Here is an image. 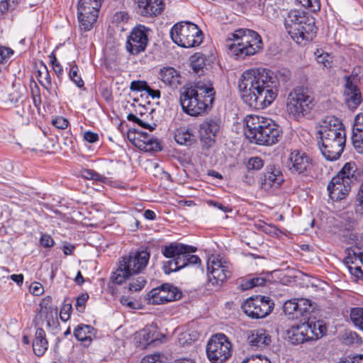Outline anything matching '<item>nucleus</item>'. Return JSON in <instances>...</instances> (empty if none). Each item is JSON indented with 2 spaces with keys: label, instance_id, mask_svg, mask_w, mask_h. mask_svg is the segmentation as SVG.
<instances>
[{
  "label": "nucleus",
  "instance_id": "a878e982",
  "mask_svg": "<svg viewBox=\"0 0 363 363\" xmlns=\"http://www.w3.org/2000/svg\"><path fill=\"white\" fill-rule=\"evenodd\" d=\"M79 28L82 30H90L98 18V10L77 7Z\"/></svg>",
  "mask_w": 363,
  "mask_h": 363
},
{
  "label": "nucleus",
  "instance_id": "9d476101",
  "mask_svg": "<svg viewBox=\"0 0 363 363\" xmlns=\"http://www.w3.org/2000/svg\"><path fill=\"white\" fill-rule=\"evenodd\" d=\"M196 250V247L174 242L162 246L161 252L165 257H177L182 267L184 268L187 266L201 264L200 258L191 254Z\"/></svg>",
  "mask_w": 363,
  "mask_h": 363
},
{
  "label": "nucleus",
  "instance_id": "cd10ccee",
  "mask_svg": "<svg viewBox=\"0 0 363 363\" xmlns=\"http://www.w3.org/2000/svg\"><path fill=\"white\" fill-rule=\"evenodd\" d=\"M247 341L252 347L262 348L270 344L271 337L265 329L259 328L250 331Z\"/></svg>",
  "mask_w": 363,
  "mask_h": 363
},
{
  "label": "nucleus",
  "instance_id": "49530a36",
  "mask_svg": "<svg viewBox=\"0 0 363 363\" xmlns=\"http://www.w3.org/2000/svg\"><path fill=\"white\" fill-rule=\"evenodd\" d=\"M302 6L309 9L311 11L315 12L320 10V3L319 0H296Z\"/></svg>",
  "mask_w": 363,
  "mask_h": 363
},
{
  "label": "nucleus",
  "instance_id": "09e8293b",
  "mask_svg": "<svg viewBox=\"0 0 363 363\" xmlns=\"http://www.w3.org/2000/svg\"><path fill=\"white\" fill-rule=\"evenodd\" d=\"M89 294L87 293H83L79 295L76 299L75 307L76 309L79 312L82 313L85 308V303L89 299Z\"/></svg>",
  "mask_w": 363,
  "mask_h": 363
},
{
  "label": "nucleus",
  "instance_id": "338daca9",
  "mask_svg": "<svg viewBox=\"0 0 363 363\" xmlns=\"http://www.w3.org/2000/svg\"><path fill=\"white\" fill-rule=\"evenodd\" d=\"M249 279L252 285V287L264 286L266 283V279L262 277H255Z\"/></svg>",
  "mask_w": 363,
  "mask_h": 363
},
{
  "label": "nucleus",
  "instance_id": "bf43d9fd",
  "mask_svg": "<svg viewBox=\"0 0 363 363\" xmlns=\"http://www.w3.org/2000/svg\"><path fill=\"white\" fill-rule=\"evenodd\" d=\"M141 363H165L160 359L159 354H154L144 357Z\"/></svg>",
  "mask_w": 363,
  "mask_h": 363
},
{
  "label": "nucleus",
  "instance_id": "864d4df0",
  "mask_svg": "<svg viewBox=\"0 0 363 363\" xmlns=\"http://www.w3.org/2000/svg\"><path fill=\"white\" fill-rule=\"evenodd\" d=\"M343 340L347 344L358 343L359 335L354 332H347L342 336Z\"/></svg>",
  "mask_w": 363,
  "mask_h": 363
},
{
  "label": "nucleus",
  "instance_id": "a19ab883",
  "mask_svg": "<svg viewBox=\"0 0 363 363\" xmlns=\"http://www.w3.org/2000/svg\"><path fill=\"white\" fill-rule=\"evenodd\" d=\"M275 77L278 82L286 84L291 80V72L288 68L281 67L276 71Z\"/></svg>",
  "mask_w": 363,
  "mask_h": 363
},
{
  "label": "nucleus",
  "instance_id": "f03ea898",
  "mask_svg": "<svg viewBox=\"0 0 363 363\" xmlns=\"http://www.w3.org/2000/svg\"><path fill=\"white\" fill-rule=\"evenodd\" d=\"M215 94L211 84L196 82L193 85H184L180 91V105L185 113L198 116L211 108Z\"/></svg>",
  "mask_w": 363,
  "mask_h": 363
},
{
  "label": "nucleus",
  "instance_id": "412c9836",
  "mask_svg": "<svg viewBox=\"0 0 363 363\" xmlns=\"http://www.w3.org/2000/svg\"><path fill=\"white\" fill-rule=\"evenodd\" d=\"M289 167L292 173L306 175L312 168V160L304 152L294 150L291 153Z\"/></svg>",
  "mask_w": 363,
  "mask_h": 363
},
{
  "label": "nucleus",
  "instance_id": "bb28decb",
  "mask_svg": "<svg viewBox=\"0 0 363 363\" xmlns=\"http://www.w3.org/2000/svg\"><path fill=\"white\" fill-rule=\"evenodd\" d=\"M159 78L166 85L177 88L182 84V76L179 72L172 67H164L160 69Z\"/></svg>",
  "mask_w": 363,
  "mask_h": 363
},
{
  "label": "nucleus",
  "instance_id": "423d86ee",
  "mask_svg": "<svg viewBox=\"0 0 363 363\" xmlns=\"http://www.w3.org/2000/svg\"><path fill=\"white\" fill-rule=\"evenodd\" d=\"M150 257V252L146 248L139 249L128 256H123L119 261L117 269L111 276V281L120 285L130 277L140 274L147 265Z\"/></svg>",
  "mask_w": 363,
  "mask_h": 363
},
{
  "label": "nucleus",
  "instance_id": "8fccbe9b",
  "mask_svg": "<svg viewBox=\"0 0 363 363\" xmlns=\"http://www.w3.org/2000/svg\"><path fill=\"white\" fill-rule=\"evenodd\" d=\"M148 84L145 81L137 80L133 81L130 85V89L133 91H143L147 90Z\"/></svg>",
  "mask_w": 363,
  "mask_h": 363
},
{
  "label": "nucleus",
  "instance_id": "dca6fc26",
  "mask_svg": "<svg viewBox=\"0 0 363 363\" xmlns=\"http://www.w3.org/2000/svg\"><path fill=\"white\" fill-rule=\"evenodd\" d=\"M147 296L149 303L157 305L179 300L182 296V292L171 284L164 283L152 289Z\"/></svg>",
  "mask_w": 363,
  "mask_h": 363
},
{
  "label": "nucleus",
  "instance_id": "9b49d317",
  "mask_svg": "<svg viewBox=\"0 0 363 363\" xmlns=\"http://www.w3.org/2000/svg\"><path fill=\"white\" fill-rule=\"evenodd\" d=\"M232 345L223 333L213 335L206 345V354L212 363H223L231 356Z\"/></svg>",
  "mask_w": 363,
  "mask_h": 363
},
{
  "label": "nucleus",
  "instance_id": "ea45409f",
  "mask_svg": "<svg viewBox=\"0 0 363 363\" xmlns=\"http://www.w3.org/2000/svg\"><path fill=\"white\" fill-rule=\"evenodd\" d=\"M78 66L74 64L70 67L69 72V77L77 85V87L82 88L84 86V83L81 76L78 74Z\"/></svg>",
  "mask_w": 363,
  "mask_h": 363
},
{
  "label": "nucleus",
  "instance_id": "a211bd4d",
  "mask_svg": "<svg viewBox=\"0 0 363 363\" xmlns=\"http://www.w3.org/2000/svg\"><path fill=\"white\" fill-rule=\"evenodd\" d=\"M220 118L216 116L208 117L201 123L199 135L203 146L208 148L215 144L216 137L220 132Z\"/></svg>",
  "mask_w": 363,
  "mask_h": 363
},
{
  "label": "nucleus",
  "instance_id": "69168bd1",
  "mask_svg": "<svg viewBox=\"0 0 363 363\" xmlns=\"http://www.w3.org/2000/svg\"><path fill=\"white\" fill-rule=\"evenodd\" d=\"M328 53L317 55L316 60L318 63L322 64L325 67H330V62L328 60Z\"/></svg>",
  "mask_w": 363,
  "mask_h": 363
},
{
  "label": "nucleus",
  "instance_id": "6e6552de",
  "mask_svg": "<svg viewBox=\"0 0 363 363\" xmlns=\"http://www.w3.org/2000/svg\"><path fill=\"white\" fill-rule=\"evenodd\" d=\"M315 104L313 91L303 86H296L287 96V111L296 121L309 118Z\"/></svg>",
  "mask_w": 363,
  "mask_h": 363
},
{
  "label": "nucleus",
  "instance_id": "393cba45",
  "mask_svg": "<svg viewBox=\"0 0 363 363\" xmlns=\"http://www.w3.org/2000/svg\"><path fill=\"white\" fill-rule=\"evenodd\" d=\"M164 9L163 0H138V13L145 17L160 15Z\"/></svg>",
  "mask_w": 363,
  "mask_h": 363
},
{
  "label": "nucleus",
  "instance_id": "b1692460",
  "mask_svg": "<svg viewBox=\"0 0 363 363\" xmlns=\"http://www.w3.org/2000/svg\"><path fill=\"white\" fill-rule=\"evenodd\" d=\"M308 325L304 322L292 325L286 331V338L292 345H299L311 340L308 332Z\"/></svg>",
  "mask_w": 363,
  "mask_h": 363
},
{
  "label": "nucleus",
  "instance_id": "1a4fd4ad",
  "mask_svg": "<svg viewBox=\"0 0 363 363\" xmlns=\"http://www.w3.org/2000/svg\"><path fill=\"white\" fill-rule=\"evenodd\" d=\"M172 41L180 47L189 48L199 45L203 41V33L197 25L182 21L173 26L170 30Z\"/></svg>",
  "mask_w": 363,
  "mask_h": 363
},
{
  "label": "nucleus",
  "instance_id": "f8f14e48",
  "mask_svg": "<svg viewBox=\"0 0 363 363\" xmlns=\"http://www.w3.org/2000/svg\"><path fill=\"white\" fill-rule=\"evenodd\" d=\"M274 307V303L269 296H256L247 298L242 305L244 313L253 319H259L269 315Z\"/></svg>",
  "mask_w": 363,
  "mask_h": 363
},
{
  "label": "nucleus",
  "instance_id": "774afa93",
  "mask_svg": "<svg viewBox=\"0 0 363 363\" xmlns=\"http://www.w3.org/2000/svg\"><path fill=\"white\" fill-rule=\"evenodd\" d=\"M357 225V221L354 218L348 217L344 224V228L346 230H352Z\"/></svg>",
  "mask_w": 363,
  "mask_h": 363
},
{
  "label": "nucleus",
  "instance_id": "f257e3e1",
  "mask_svg": "<svg viewBox=\"0 0 363 363\" xmlns=\"http://www.w3.org/2000/svg\"><path fill=\"white\" fill-rule=\"evenodd\" d=\"M277 82L272 81L266 69H249L244 72L238 82V89L244 103L255 109L269 106L277 96Z\"/></svg>",
  "mask_w": 363,
  "mask_h": 363
},
{
  "label": "nucleus",
  "instance_id": "4d7b16f0",
  "mask_svg": "<svg viewBox=\"0 0 363 363\" xmlns=\"http://www.w3.org/2000/svg\"><path fill=\"white\" fill-rule=\"evenodd\" d=\"M13 54V50L9 48L0 47V63H4Z\"/></svg>",
  "mask_w": 363,
  "mask_h": 363
},
{
  "label": "nucleus",
  "instance_id": "0eeeda50",
  "mask_svg": "<svg viewBox=\"0 0 363 363\" xmlns=\"http://www.w3.org/2000/svg\"><path fill=\"white\" fill-rule=\"evenodd\" d=\"M284 26L298 43L303 40H311L316 33L314 18L304 11H290L284 19Z\"/></svg>",
  "mask_w": 363,
  "mask_h": 363
},
{
  "label": "nucleus",
  "instance_id": "c03bdc74",
  "mask_svg": "<svg viewBox=\"0 0 363 363\" xmlns=\"http://www.w3.org/2000/svg\"><path fill=\"white\" fill-rule=\"evenodd\" d=\"M247 169L250 170H259L264 166V161L259 157H252L247 163Z\"/></svg>",
  "mask_w": 363,
  "mask_h": 363
},
{
  "label": "nucleus",
  "instance_id": "603ef678",
  "mask_svg": "<svg viewBox=\"0 0 363 363\" xmlns=\"http://www.w3.org/2000/svg\"><path fill=\"white\" fill-rule=\"evenodd\" d=\"M127 119L129 121H133L135 123H137L139 126L143 128H146V129H149L150 130H152L155 129L154 127L151 126L150 124L144 122L143 121L140 120L139 118H138L135 115H134L133 113H129L127 116Z\"/></svg>",
  "mask_w": 363,
  "mask_h": 363
},
{
  "label": "nucleus",
  "instance_id": "4c0bfd02",
  "mask_svg": "<svg viewBox=\"0 0 363 363\" xmlns=\"http://www.w3.org/2000/svg\"><path fill=\"white\" fill-rule=\"evenodd\" d=\"M171 259L164 262L163 264V271L166 274H169L172 272L179 271L184 267H182L180 262L177 259V257H169Z\"/></svg>",
  "mask_w": 363,
  "mask_h": 363
},
{
  "label": "nucleus",
  "instance_id": "4468645a",
  "mask_svg": "<svg viewBox=\"0 0 363 363\" xmlns=\"http://www.w3.org/2000/svg\"><path fill=\"white\" fill-rule=\"evenodd\" d=\"M208 282L213 286H220L231 276V265L217 257H210L207 263Z\"/></svg>",
  "mask_w": 363,
  "mask_h": 363
},
{
  "label": "nucleus",
  "instance_id": "c85d7f7f",
  "mask_svg": "<svg viewBox=\"0 0 363 363\" xmlns=\"http://www.w3.org/2000/svg\"><path fill=\"white\" fill-rule=\"evenodd\" d=\"M159 333L157 329L152 326H146L144 329L138 333L140 343L147 347L149 345L156 346L161 341L158 338Z\"/></svg>",
  "mask_w": 363,
  "mask_h": 363
},
{
  "label": "nucleus",
  "instance_id": "2eb2a0df",
  "mask_svg": "<svg viewBox=\"0 0 363 363\" xmlns=\"http://www.w3.org/2000/svg\"><path fill=\"white\" fill-rule=\"evenodd\" d=\"M315 307V302L308 298H301L285 301L283 310L289 319L302 318L306 320Z\"/></svg>",
  "mask_w": 363,
  "mask_h": 363
},
{
  "label": "nucleus",
  "instance_id": "aec40b11",
  "mask_svg": "<svg viewBox=\"0 0 363 363\" xmlns=\"http://www.w3.org/2000/svg\"><path fill=\"white\" fill-rule=\"evenodd\" d=\"M345 84L344 86L345 102L350 109H356L362 102L361 91L357 85L354 82L352 76L345 77Z\"/></svg>",
  "mask_w": 363,
  "mask_h": 363
},
{
  "label": "nucleus",
  "instance_id": "e433bc0d",
  "mask_svg": "<svg viewBox=\"0 0 363 363\" xmlns=\"http://www.w3.org/2000/svg\"><path fill=\"white\" fill-rule=\"evenodd\" d=\"M350 316L353 324L361 330L363 326V308H351Z\"/></svg>",
  "mask_w": 363,
  "mask_h": 363
},
{
  "label": "nucleus",
  "instance_id": "c9c22d12",
  "mask_svg": "<svg viewBox=\"0 0 363 363\" xmlns=\"http://www.w3.org/2000/svg\"><path fill=\"white\" fill-rule=\"evenodd\" d=\"M26 93V89H14L9 94V101L16 106H18L20 104L23 105L27 100L28 101Z\"/></svg>",
  "mask_w": 363,
  "mask_h": 363
},
{
  "label": "nucleus",
  "instance_id": "ddd939ff",
  "mask_svg": "<svg viewBox=\"0 0 363 363\" xmlns=\"http://www.w3.org/2000/svg\"><path fill=\"white\" fill-rule=\"evenodd\" d=\"M335 177L350 184L354 181H362L357 195L355 212L363 217V170L358 169L354 162H347Z\"/></svg>",
  "mask_w": 363,
  "mask_h": 363
},
{
  "label": "nucleus",
  "instance_id": "0e129e2a",
  "mask_svg": "<svg viewBox=\"0 0 363 363\" xmlns=\"http://www.w3.org/2000/svg\"><path fill=\"white\" fill-rule=\"evenodd\" d=\"M30 290L34 296H40L44 292L43 285L39 282L33 283L30 286Z\"/></svg>",
  "mask_w": 363,
  "mask_h": 363
},
{
  "label": "nucleus",
  "instance_id": "c756f323",
  "mask_svg": "<svg viewBox=\"0 0 363 363\" xmlns=\"http://www.w3.org/2000/svg\"><path fill=\"white\" fill-rule=\"evenodd\" d=\"M74 335L77 340L83 342L84 346L88 347L96 336V330L89 325L79 324L74 329Z\"/></svg>",
  "mask_w": 363,
  "mask_h": 363
},
{
  "label": "nucleus",
  "instance_id": "4be33fe9",
  "mask_svg": "<svg viewBox=\"0 0 363 363\" xmlns=\"http://www.w3.org/2000/svg\"><path fill=\"white\" fill-rule=\"evenodd\" d=\"M284 180V177L280 169L274 165L270 164L266 167L264 173L260 177L259 184L262 189L269 190L272 186H279Z\"/></svg>",
  "mask_w": 363,
  "mask_h": 363
},
{
  "label": "nucleus",
  "instance_id": "de8ad7c7",
  "mask_svg": "<svg viewBox=\"0 0 363 363\" xmlns=\"http://www.w3.org/2000/svg\"><path fill=\"white\" fill-rule=\"evenodd\" d=\"M146 284V280L143 277H138L129 284L128 289L130 291H138L142 290Z\"/></svg>",
  "mask_w": 363,
  "mask_h": 363
},
{
  "label": "nucleus",
  "instance_id": "2f4dec72",
  "mask_svg": "<svg viewBox=\"0 0 363 363\" xmlns=\"http://www.w3.org/2000/svg\"><path fill=\"white\" fill-rule=\"evenodd\" d=\"M48 342L46 339L45 332L42 328H38L33 342V350L34 353L40 357L48 350Z\"/></svg>",
  "mask_w": 363,
  "mask_h": 363
},
{
  "label": "nucleus",
  "instance_id": "6e6d98bb",
  "mask_svg": "<svg viewBox=\"0 0 363 363\" xmlns=\"http://www.w3.org/2000/svg\"><path fill=\"white\" fill-rule=\"evenodd\" d=\"M52 125L58 129H65L69 124L68 121L64 117H57L52 120Z\"/></svg>",
  "mask_w": 363,
  "mask_h": 363
},
{
  "label": "nucleus",
  "instance_id": "39448f33",
  "mask_svg": "<svg viewBox=\"0 0 363 363\" xmlns=\"http://www.w3.org/2000/svg\"><path fill=\"white\" fill-rule=\"evenodd\" d=\"M231 35L233 38H228L227 45L230 53L237 60H244L262 48L260 35L252 30L240 29L231 33Z\"/></svg>",
  "mask_w": 363,
  "mask_h": 363
},
{
  "label": "nucleus",
  "instance_id": "473e14b6",
  "mask_svg": "<svg viewBox=\"0 0 363 363\" xmlns=\"http://www.w3.org/2000/svg\"><path fill=\"white\" fill-rule=\"evenodd\" d=\"M174 140L178 144L186 146H190L196 142L194 135L184 128L176 130Z\"/></svg>",
  "mask_w": 363,
  "mask_h": 363
},
{
  "label": "nucleus",
  "instance_id": "5701e85b",
  "mask_svg": "<svg viewBox=\"0 0 363 363\" xmlns=\"http://www.w3.org/2000/svg\"><path fill=\"white\" fill-rule=\"evenodd\" d=\"M328 191L330 198L334 201L344 199L351 190V185L343 182L340 177H334L328 184Z\"/></svg>",
  "mask_w": 363,
  "mask_h": 363
},
{
  "label": "nucleus",
  "instance_id": "20e7f679",
  "mask_svg": "<svg viewBox=\"0 0 363 363\" xmlns=\"http://www.w3.org/2000/svg\"><path fill=\"white\" fill-rule=\"evenodd\" d=\"M245 135L251 143L259 145H272L281 136V127L274 121L256 115H248L245 118Z\"/></svg>",
  "mask_w": 363,
  "mask_h": 363
},
{
  "label": "nucleus",
  "instance_id": "72a5a7b5",
  "mask_svg": "<svg viewBox=\"0 0 363 363\" xmlns=\"http://www.w3.org/2000/svg\"><path fill=\"white\" fill-rule=\"evenodd\" d=\"M206 60V56L202 53L197 52L191 56V67L195 73L199 74L200 72H203Z\"/></svg>",
  "mask_w": 363,
  "mask_h": 363
},
{
  "label": "nucleus",
  "instance_id": "7c9ffc66",
  "mask_svg": "<svg viewBox=\"0 0 363 363\" xmlns=\"http://www.w3.org/2000/svg\"><path fill=\"white\" fill-rule=\"evenodd\" d=\"M304 323L309 326L307 331L308 332L309 337L311 340H318L326 334L327 326L322 320L313 321L308 316V318L304 320Z\"/></svg>",
  "mask_w": 363,
  "mask_h": 363
},
{
  "label": "nucleus",
  "instance_id": "680f3d73",
  "mask_svg": "<svg viewBox=\"0 0 363 363\" xmlns=\"http://www.w3.org/2000/svg\"><path fill=\"white\" fill-rule=\"evenodd\" d=\"M99 138V135L96 133L88 130L84 133V139L90 143L97 142Z\"/></svg>",
  "mask_w": 363,
  "mask_h": 363
},
{
  "label": "nucleus",
  "instance_id": "79ce46f5",
  "mask_svg": "<svg viewBox=\"0 0 363 363\" xmlns=\"http://www.w3.org/2000/svg\"><path fill=\"white\" fill-rule=\"evenodd\" d=\"M102 1L103 0H79L78 7L99 11Z\"/></svg>",
  "mask_w": 363,
  "mask_h": 363
},
{
  "label": "nucleus",
  "instance_id": "7ed1b4c3",
  "mask_svg": "<svg viewBox=\"0 0 363 363\" xmlns=\"http://www.w3.org/2000/svg\"><path fill=\"white\" fill-rule=\"evenodd\" d=\"M318 141L323 156L335 161L341 156L346 143V133L342 122L335 117H327L318 131Z\"/></svg>",
  "mask_w": 363,
  "mask_h": 363
},
{
  "label": "nucleus",
  "instance_id": "052dcab7",
  "mask_svg": "<svg viewBox=\"0 0 363 363\" xmlns=\"http://www.w3.org/2000/svg\"><path fill=\"white\" fill-rule=\"evenodd\" d=\"M138 140L143 143V145H139L140 147L147 146L149 144L148 142L152 141V140L154 138V137H152L149 135L147 133L144 132L138 133Z\"/></svg>",
  "mask_w": 363,
  "mask_h": 363
},
{
  "label": "nucleus",
  "instance_id": "6ab92c4d",
  "mask_svg": "<svg viewBox=\"0 0 363 363\" xmlns=\"http://www.w3.org/2000/svg\"><path fill=\"white\" fill-rule=\"evenodd\" d=\"M52 297L47 296L40 301V310L34 320L36 326H43V323H40V320L43 318V315L46 320L47 327L50 328L52 325L58 324L57 319V308L52 305Z\"/></svg>",
  "mask_w": 363,
  "mask_h": 363
},
{
  "label": "nucleus",
  "instance_id": "a18cd8bd",
  "mask_svg": "<svg viewBox=\"0 0 363 363\" xmlns=\"http://www.w3.org/2000/svg\"><path fill=\"white\" fill-rule=\"evenodd\" d=\"M68 301V298L65 299L63 306L60 309V317L64 322L67 321L69 318L72 308L71 303L69 301L67 302Z\"/></svg>",
  "mask_w": 363,
  "mask_h": 363
},
{
  "label": "nucleus",
  "instance_id": "e2e57ef3",
  "mask_svg": "<svg viewBox=\"0 0 363 363\" xmlns=\"http://www.w3.org/2000/svg\"><path fill=\"white\" fill-rule=\"evenodd\" d=\"M353 130L363 131V113L356 116Z\"/></svg>",
  "mask_w": 363,
  "mask_h": 363
},
{
  "label": "nucleus",
  "instance_id": "37998d69",
  "mask_svg": "<svg viewBox=\"0 0 363 363\" xmlns=\"http://www.w3.org/2000/svg\"><path fill=\"white\" fill-rule=\"evenodd\" d=\"M82 177L86 179L104 182L106 179L104 175L100 174L94 169H85L82 170Z\"/></svg>",
  "mask_w": 363,
  "mask_h": 363
},
{
  "label": "nucleus",
  "instance_id": "f704fd0d",
  "mask_svg": "<svg viewBox=\"0 0 363 363\" xmlns=\"http://www.w3.org/2000/svg\"><path fill=\"white\" fill-rule=\"evenodd\" d=\"M42 65L44 72L40 69L38 71L37 77L38 78V82L44 89L51 94V77L45 65L43 63H42Z\"/></svg>",
  "mask_w": 363,
  "mask_h": 363
},
{
  "label": "nucleus",
  "instance_id": "58836bf2",
  "mask_svg": "<svg viewBox=\"0 0 363 363\" xmlns=\"http://www.w3.org/2000/svg\"><path fill=\"white\" fill-rule=\"evenodd\" d=\"M352 140L354 149L359 153H363V131L352 130Z\"/></svg>",
  "mask_w": 363,
  "mask_h": 363
},
{
  "label": "nucleus",
  "instance_id": "13d9d810",
  "mask_svg": "<svg viewBox=\"0 0 363 363\" xmlns=\"http://www.w3.org/2000/svg\"><path fill=\"white\" fill-rule=\"evenodd\" d=\"M206 203L208 206L217 208L220 209V211H222L223 212L227 213V212L231 211L230 208L223 205L221 203H220L218 201H213V200H208L206 201Z\"/></svg>",
  "mask_w": 363,
  "mask_h": 363
},
{
  "label": "nucleus",
  "instance_id": "3c124183",
  "mask_svg": "<svg viewBox=\"0 0 363 363\" xmlns=\"http://www.w3.org/2000/svg\"><path fill=\"white\" fill-rule=\"evenodd\" d=\"M149 144L147 146H143L142 148L146 152H157L162 150V147L160 142L155 138L152 141L148 142Z\"/></svg>",
  "mask_w": 363,
  "mask_h": 363
},
{
  "label": "nucleus",
  "instance_id": "f3484780",
  "mask_svg": "<svg viewBox=\"0 0 363 363\" xmlns=\"http://www.w3.org/2000/svg\"><path fill=\"white\" fill-rule=\"evenodd\" d=\"M150 28L143 26H135L129 35L126 42L127 51L133 55H137L145 51L148 42Z\"/></svg>",
  "mask_w": 363,
  "mask_h": 363
},
{
  "label": "nucleus",
  "instance_id": "5fc2aeb1",
  "mask_svg": "<svg viewBox=\"0 0 363 363\" xmlns=\"http://www.w3.org/2000/svg\"><path fill=\"white\" fill-rule=\"evenodd\" d=\"M40 244L43 247H52L55 241L50 235L45 233L41 235Z\"/></svg>",
  "mask_w": 363,
  "mask_h": 363
}]
</instances>
